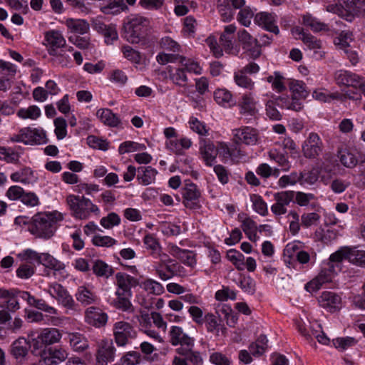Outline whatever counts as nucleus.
<instances>
[{
  "label": "nucleus",
  "mask_w": 365,
  "mask_h": 365,
  "mask_svg": "<svg viewBox=\"0 0 365 365\" xmlns=\"http://www.w3.org/2000/svg\"><path fill=\"white\" fill-rule=\"evenodd\" d=\"M75 297L77 301L83 306L92 304L98 299L96 294L86 286H80L76 292Z\"/></svg>",
  "instance_id": "nucleus-27"
},
{
  "label": "nucleus",
  "mask_w": 365,
  "mask_h": 365,
  "mask_svg": "<svg viewBox=\"0 0 365 365\" xmlns=\"http://www.w3.org/2000/svg\"><path fill=\"white\" fill-rule=\"evenodd\" d=\"M169 78L173 83L178 86L185 87L188 81L186 75V71L182 66L180 68H175L174 71L169 68Z\"/></svg>",
  "instance_id": "nucleus-35"
},
{
  "label": "nucleus",
  "mask_w": 365,
  "mask_h": 365,
  "mask_svg": "<svg viewBox=\"0 0 365 365\" xmlns=\"http://www.w3.org/2000/svg\"><path fill=\"white\" fill-rule=\"evenodd\" d=\"M289 88L292 93V96L301 100L305 99L308 96L305 84L301 81L291 80L289 83Z\"/></svg>",
  "instance_id": "nucleus-40"
},
{
  "label": "nucleus",
  "mask_w": 365,
  "mask_h": 365,
  "mask_svg": "<svg viewBox=\"0 0 365 365\" xmlns=\"http://www.w3.org/2000/svg\"><path fill=\"white\" fill-rule=\"evenodd\" d=\"M169 253L184 264L193 268L196 265V254L189 250H183L174 244L168 245Z\"/></svg>",
  "instance_id": "nucleus-18"
},
{
  "label": "nucleus",
  "mask_w": 365,
  "mask_h": 365,
  "mask_svg": "<svg viewBox=\"0 0 365 365\" xmlns=\"http://www.w3.org/2000/svg\"><path fill=\"white\" fill-rule=\"evenodd\" d=\"M120 222V218L118 215L115 212L109 213L106 217L101 219V225L106 229H110L114 226H117Z\"/></svg>",
  "instance_id": "nucleus-55"
},
{
  "label": "nucleus",
  "mask_w": 365,
  "mask_h": 365,
  "mask_svg": "<svg viewBox=\"0 0 365 365\" xmlns=\"http://www.w3.org/2000/svg\"><path fill=\"white\" fill-rule=\"evenodd\" d=\"M320 215L317 212H307L301 216V225L306 228L317 225L320 220Z\"/></svg>",
  "instance_id": "nucleus-53"
},
{
  "label": "nucleus",
  "mask_w": 365,
  "mask_h": 365,
  "mask_svg": "<svg viewBox=\"0 0 365 365\" xmlns=\"http://www.w3.org/2000/svg\"><path fill=\"white\" fill-rule=\"evenodd\" d=\"M302 174L292 172L289 175L282 176L278 180V185L283 188L288 185H294L297 182L301 183Z\"/></svg>",
  "instance_id": "nucleus-50"
},
{
  "label": "nucleus",
  "mask_w": 365,
  "mask_h": 365,
  "mask_svg": "<svg viewBox=\"0 0 365 365\" xmlns=\"http://www.w3.org/2000/svg\"><path fill=\"white\" fill-rule=\"evenodd\" d=\"M233 140L235 143H244L247 145H255L259 139L258 131L251 127L244 126L232 130Z\"/></svg>",
  "instance_id": "nucleus-12"
},
{
  "label": "nucleus",
  "mask_w": 365,
  "mask_h": 365,
  "mask_svg": "<svg viewBox=\"0 0 365 365\" xmlns=\"http://www.w3.org/2000/svg\"><path fill=\"white\" fill-rule=\"evenodd\" d=\"M92 270L98 277L108 279L114 273L113 268L101 259H96L92 262Z\"/></svg>",
  "instance_id": "nucleus-31"
},
{
  "label": "nucleus",
  "mask_w": 365,
  "mask_h": 365,
  "mask_svg": "<svg viewBox=\"0 0 365 365\" xmlns=\"http://www.w3.org/2000/svg\"><path fill=\"white\" fill-rule=\"evenodd\" d=\"M19 155L12 148L0 147V160L7 163H16L19 160Z\"/></svg>",
  "instance_id": "nucleus-47"
},
{
  "label": "nucleus",
  "mask_w": 365,
  "mask_h": 365,
  "mask_svg": "<svg viewBox=\"0 0 365 365\" xmlns=\"http://www.w3.org/2000/svg\"><path fill=\"white\" fill-rule=\"evenodd\" d=\"M116 285L115 292H123L127 295H132L131 287L138 284V281L135 277L123 272H118L115 274Z\"/></svg>",
  "instance_id": "nucleus-21"
},
{
  "label": "nucleus",
  "mask_w": 365,
  "mask_h": 365,
  "mask_svg": "<svg viewBox=\"0 0 365 365\" xmlns=\"http://www.w3.org/2000/svg\"><path fill=\"white\" fill-rule=\"evenodd\" d=\"M318 302L320 307L329 312H337L341 307V298L334 292H323L318 298Z\"/></svg>",
  "instance_id": "nucleus-17"
},
{
  "label": "nucleus",
  "mask_w": 365,
  "mask_h": 365,
  "mask_svg": "<svg viewBox=\"0 0 365 365\" xmlns=\"http://www.w3.org/2000/svg\"><path fill=\"white\" fill-rule=\"evenodd\" d=\"M137 180L143 185H148L155 182L157 170L151 166L140 167L137 170Z\"/></svg>",
  "instance_id": "nucleus-28"
},
{
  "label": "nucleus",
  "mask_w": 365,
  "mask_h": 365,
  "mask_svg": "<svg viewBox=\"0 0 365 365\" xmlns=\"http://www.w3.org/2000/svg\"><path fill=\"white\" fill-rule=\"evenodd\" d=\"M284 76L278 71L274 72L273 75L267 78V81L272 84V88L278 93L282 92L286 89Z\"/></svg>",
  "instance_id": "nucleus-43"
},
{
  "label": "nucleus",
  "mask_w": 365,
  "mask_h": 365,
  "mask_svg": "<svg viewBox=\"0 0 365 365\" xmlns=\"http://www.w3.org/2000/svg\"><path fill=\"white\" fill-rule=\"evenodd\" d=\"M188 313L196 324L202 326L204 324L205 315L201 308L195 305L190 306Z\"/></svg>",
  "instance_id": "nucleus-60"
},
{
  "label": "nucleus",
  "mask_w": 365,
  "mask_h": 365,
  "mask_svg": "<svg viewBox=\"0 0 365 365\" xmlns=\"http://www.w3.org/2000/svg\"><path fill=\"white\" fill-rule=\"evenodd\" d=\"M334 78L339 86H351L361 89L365 86L364 78L351 72L340 70L335 73Z\"/></svg>",
  "instance_id": "nucleus-15"
},
{
  "label": "nucleus",
  "mask_w": 365,
  "mask_h": 365,
  "mask_svg": "<svg viewBox=\"0 0 365 365\" xmlns=\"http://www.w3.org/2000/svg\"><path fill=\"white\" fill-rule=\"evenodd\" d=\"M55 134L58 140L63 139L67 134L66 121L63 118H57L54 120Z\"/></svg>",
  "instance_id": "nucleus-61"
},
{
  "label": "nucleus",
  "mask_w": 365,
  "mask_h": 365,
  "mask_svg": "<svg viewBox=\"0 0 365 365\" xmlns=\"http://www.w3.org/2000/svg\"><path fill=\"white\" fill-rule=\"evenodd\" d=\"M61 334L60 331L56 328H46L44 329L38 336L44 345H51L58 343L61 339Z\"/></svg>",
  "instance_id": "nucleus-30"
},
{
  "label": "nucleus",
  "mask_w": 365,
  "mask_h": 365,
  "mask_svg": "<svg viewBox=\"0 0 365 365\" xmlns=\"http://www.w3.org/2000/svg\"><path fill=\"white\" fill-rule=\"evenodd\" d=\"M116 299L113 302V306L125 312L133 311V306L130 301V298L132 295H127L123 292H115Z\"/></svg>",
  "instance_id": "nucleus-39"
},
{
  "label": "nucleus",
  "mask_w": 365,
  "mask_h": 365,
  "mask_svg": "<svg viewBox=\"0 0 365 365\" xmlns=\"http://www.w3.org/2000/svg\"><path fill=\"white\" fill-rule=\"evenodd\" d=\"M29 348V342L25 338L20 337L11 344L9 353L17 363L22 364L28 355Z\"/></svg>",
  "instance_id": "nucleus-19"
},
{
  "label": "nucleus",
  "mask_w": 365,
  "mask_h": 365,
  "mask_svg": "<svg viewBox=\"0 0 365 365\" xmlns=\"http://www.w3.org/2000/svg\"><path fill=\"white\" fill-rule=\"evenodd\" d=\"M66 25L72 32L79 34H86L90 29L88 22L82 19H67Z\"/></svg>",
  "instance_id": "nucleus-38"
},
{
  "label": "nucleus",
  "mask_w": 365,
  "mask_h": 365,
  "mask_svg": "<svg viewBox=\"0 0 365 365\" xmlns=\"http://www.w3.org/2000/svg\"><path fill=\"white\" fill-rule=\"evenodd\" d=\"M17 115L22 119L36 120L41 115V110L37 106H31L18 110Z\"/></svg>",
  "instance_id": "nucleus-45"
},
{
  "label": "nucleus",
  "mask_w": 365,
  "mask_h": 365,
  "mask_svg": "<svg viewBox=\"0 0 365 365\" xmlns=\"http://www.w3.org/2000/svg\"><path fill=\"white\" fill-rule=\"evenodd\" d=\"M23 135L26 140V145H40L46 143V133L41 129L23 128Z\"/></svg>",
  "instance_id": "nucleus-24"
},
{
  "label": "nucleus",
  "mask_w": 365,
  "mask_h": 365,
  "mask_svg": "<svg viewBox=\"0 0 365 365\" xmlns=\"http://www.w3.org/2000/svg\"><path fill=\"white\" fill-rule=\"evenodd\" d=\"M145 149L144 144L138 143L133 141H125L120 144L118 151L120 154L134 152L136 150H143Z\"/></svg>",
  "instance_id": "nucleus-54"
},
{
  "label": "nucleus",
  "mask_w": 365,
  "mask_h": 365,
  "mask_svg": "<svg viewBox=\"0 0 365 365\" xmlns=\"http://www.w3.org/2000/svg\"><path fill=\"white\" fill-rule=\"evenodd\" d=\"M93 243L96 246L110 247L115 245L117 241L109 236L96 235L93 237Z\"/></svg>",
  "instance_id": "nucleus-62"
},
{
  "label": "nucleus",
  "mask_w": 365,
  "mask_h": 365,
  "mask_svg": "<svg viewBox=\"0 0 365 365\" xmlns=\"http://www.w3.org/2000/svg\"><path fill=\"white\" fill-rule=\"evenodd\" d=\"M143 242L146 248L151 251V255L154 257H168L166 254L162 252V247L160 242L153 235H146L144 237Z\"/></svg>",
  "instance_id": "nucleus-32"
},
{
  "label": "nucleus",
  "mask_w": 365,
  "mask_h": 365,
  "mask_svg": "<svg viewBox=\"0 0 365 365\" xmlns=\"http://www.w3.org/2000/svg\"><path fill=\"white\" fill-rule=\"evenodd\" d=\"M200 152L203 160L208 166H211L217 155L218 151L212 143L205 144L200 147Z\"/></svg>",
  "instance_id": "nucleus-41"
},
{
  "label": "nucleus",
  "mask_w": 365,
  "mask_h": 365,
  "mask_svg": "<svg viewBox=\"0 0 365 365\" xmlns=\"http://www.w3.org/2000/svg\"><path fill=\"white\" fill-rule=\"evenodd\" d=\"M22 259L30 262H37L50 269L60 271L64 269L65 265L61 261L56 259L48 253H38L37 252L27 249L19 255Z\"/></svg>",
  "instance_id": "nucleus-5"
},
{
  "label": "nucleus",
  "mask_w": 365,
  "mask_h": 365,
  "mask_svg": "<svg viewBox=\"0 0 365 365\" xmlns=\"http://www.w3.org/2000/svg\"><path fill=\"white\" fill-rule=\"evenodd\" d=\"M301 39L309 49L316 51L322 47L321 41L310 34L302 33Z\"/></svg>",
  "instance_id": "nucleus-57"
},
{
  "label": "nucleus",
  "mask_w": 365,
  "mask_h": 365,
  "mask_svg": "<svg viewBox=\"0 0 365 365\" xmlns=\"http://www.w3.org/2000/svg\"><path fill=\"white\" fill-rule=\"evenodd\" d=\"M229 277L231 278L234 282H236V277L238 276V284L240 288L246 293L249 294H253L256 290V283L253 278L250 276L239 274L233 269L230 271Z\"/></svg>",
  "instance_id": "nucleus-25"
},
{
  "label": "nucleus",
  "mask_w": 365,
  "mask_h": 365,
  "mask_svg": "<svg viewBox=\"0 0 365 365\" xmlns=\"http://www.w3.org/2000/svg\"><path fill=\"white\" fill-rule=\"evenodd\" d=\"M66 201L72 215L77 219L86 220L91 212H99L98 207L84 196L71 194L66 197Z\"/></svg>",
  "instance_id": "nucleus-2"
},
{
  "label": "nucleus",
  "mask_w": 365,
  "mask_h": 365,
  "mask_svg": "<svg viewBox=\"0 0 365 365\" xmlns=\"http://www.w3.org/2000/svg\"><path fill=\"white\" fill-rule=\"evenodd\" d=\"M115 349L111 340L104 339L98 344L96 354V365H108L114 360Z\"/></svg>",
  "instance_id": "nucleus-11"
},
{
  "label": "nucleus",
  "mask_w": 365,
  "mask_h": 365,
  "mask_svg": "<svg viewBox=\"0 0 365 365\" xmlns=\"http://www.w3.org/2000/svg\"><path fill=\"white\" fill-rule=\"evenodd\" d=\"M237 39L242 49L252 58H258L262 54L259 41L252 36L245 29H241L237 32Z\"/></svg>",
  "instance_id": "nucleus-6"
},
{
  "label": "nucleus",
  "mask_w": 365,
  "mask_h": 365,
  "mask_svg": "<svg viewBox=\"0 0 365 365\" xmlns=\"http://www.w3.org/2000/svg\"><path fill=\"white\" fill-rule=\"evenodd\" d=\"M169 341L173 346H178V348L185 349L188 347H194L195 339L185 333L183 329L179 326H172L168 333Z\"/></svg>",
  "instance_id": "nucleus-9"
},
{
  "label": "nucleus",
  "mask_w": 365,
  "mask_h": 365,
  "mask_svg": "<svg viewBox=\"0 0 365 365\" xmlns=\"http://www.w3.org/2000/svg\"><path fill=\"white\" fill-rule=\"evenodd\" d=\"M278 106V98L275 100H269L266 103V114L272 120H279L282 115L276 108Z\"/></svg>",
  "instance_id": "nucleus-52"
},
{
  "label": "nucleus",
  "mask_w": 365,
  "mask_h": 365,
  "mask_svg": "<svg viewBox=\"0 0 365 365\" xmlns=\"http://www.w3.org/2000/svg\"><path fill=\"white\" fill-rule=\"evenodd\" d=\"M304 24L309 27L313 31L318 32L328 29L327 25L319 21L317 19L310 15H306L303 18Z\"/></svg>",
  "instance_id": "nucleus-46"
},
{
  "label": "nucleus",
  "mask_w": 365,
  "mask_h": 365,
  "mask_svg": "<svg viewBox=\"0 0 365 365\" xmlns=\"http://www.w3.org/2000/svg\"><path fill=\"white\" fill-rule=\"evenodd\" d=\"M96 115L103 124L109 127H117L121 122L119 117L108 108L98 110Z\"/></svg>",
  "instance_id": "nucleus-29"
},
{
  "label": "nucleus",
  "mask_w": 365,
  "mask_h": 365,
  "mask_svg": "<svg viewBox=\"0 0 365 365\" xmlns=\"http://www.w3.org/2000/svg\"><path fill=\"white\" fill-rule=\"evenodd\" d=\"M270 159L274 160L279 166L282 167V170L287 171L290 168V164L287 157L276 150L269 152Z\"/></svg>",
  "instance_id": "nucleus-51"
},
{
  "label": "nucleus",
  "mask_w": 365,
  "mask_h": 365,
  "mask_svg": "<svg viewBox=\"0 0 365 365\" xmlns=\"http://www.w3.org/2000/svg\"><path fill=\"white\" fill-rule=\"evenodd\" d=\"M295 192L292 190L278 192L274 194L275 202L271 206V211L277 216L287 212V207L293 201Z\"/></svg>",
  "instance_id": "nucleus-10"
},
{
  "label": "nucleus",
  "mask_w": 365,
  "mask_h": 365,
  "mask_svg": "<svg viewBox=\"0 0 365 365\" xmlns=\"http://www.w3.org/2000/svg\"><path fill=\"white\" fill-rule=\"evenodd\" d=\"M239 107L241 114L253 115L256 112L255 102L250 94H245L242 96L241 101L239 102Z\"/></svg>",
  "instance_id": "nucleus-36"
},
{
  "label": "nucleus",
  "mask_w": 365,
  "mask_h": 365,
  "mask_svg": "<svg viewBox=\"0 0 365 365\" xmlns=\"http://www.w3.org/2000/svg\"><path fill=\"white\" fill-rule=\"evenodd\" d=\"M149 21L143 16H136L130 19L124 26V37L131 43H138L146 34Z\"/></svg>",
  "instance_id": "nucleus-4"
},
{
  "label": "nucleus",
  "mask_w": 365,
  "mask_h": 365,
  "mask_svg": "<svg viewBox=\"0 0 365 365\" xmlns=\"http://www.w3.org/2000/svg\"><path fill=\"white\" fill-rule=\"evenodd\" d=\"M194 347H188L185 349L183 348H177L176 352L181 356H185L187 361H189L192 365H202L203 359L201 354L198 351H194Z\"/></svg>",
  "instance_id": "nucleus-33"
},
{
  "label": "nucleus",
  "mask_w": 365,
  "mask_h": 365,
  "mask_svg": "<svg viewBox=\"0 0 365 365\" xmlns=\"http://www.w3.org/2000/svg\"><path fill=\"white\" fill-rule=\"evenodd\" d=\"M46 292L64 307L68 309H75L76 303L74 299L67 289L61 284L57 282L50 284Z\"/></svg>",
  "instance_id": "nucleus-7"
},
{
  "label": "nucleus",
  "mask_w": 365,
  "mask_h": 365,
  "mask_svg": "<svg viewBox=\"0 0 365 365\" xmlns=\"http://www.w3.org/2000/svg\"><path fill=\"white\" fill-rule=\"evenodd\" d=\"M234 79L237 85L240 87L250 90L252 89L254 87V82L242 71L236 73L235 74Z\"/></svg>",
  "instance_id": "nucleus-58"
},
{
  "label": "nucleus",
  "mask_w": 365,
  "mask_h": 365,
  "mask_svg": "<svg viewBox=\"0 0 365 365\" xmlns=\"http://www.w3.org/2000/svg\"><path fill=\"white\" fill-rule=\"evenodd\" d=\"M200 196L201 192L195 184L192 182L185 184L182 192V203L187 208L199 209Z\"/></svg>",
  "instance_id": "nucleus-14"
},
{
  "label": "nucleus",
  "mask_w": 365,
  "mask_h": 365,
  "mask_svg": "<svg viewBox=\"0 0 365 365\" xmlns=\"http://www.w3.org/2000/svg\"><path fill=\"white\" fill-rule=\"evenodd\" d=\"M189 124L190 129L200 135H206L207 134V130L205 123L200 121L197 118L191 117L189 120Z\"/></svg>",
  "instance_id": "nucleus-63"
},
{
  "label": "nucleus",
  "mask_w": 365,
  "mask_h": 365,
  "mask_svg": "<svg viewBox=\"0 0 365 365\" xmlns=\"http://www.w3.org/2000/svg\"><path fill=\"white\" fill-rule=\"evenodd\" d=\"M278 107L297 112L303 108L302 100L292 96V98L279 97Z\"/></svg>",
  "instance_id": "nucleus-34"
},
{
  "label": "nucleus",
  "mask_w": 365,
  "mask_h": 365,
  "mask_svg": "<svg viewBox=\"0 0 365 365\" xmlns=\"http://www.w3.org/2000/svg\"><path fill=\"white\" fill-rule=\"evenodd\" d=\"M255 22L264 28L266 30L273 32L277 34L279 30L277 26L275 24V18L272 14L268 12H259L255 16Z\"/></svg>",
  "instance_id": "nucleus-22"
},
{
  "label": "nucleus",
  "mask_w": 365,
  "mask_h": 365,
  "mask_svg": "<svg viewBox=\"0 0 365 365\" xmlns=\"http://www.w3.org/2000/svg\"><path fill=\"white\" fill-rule=\"evenodd\" d=\"M85 319L88 324L100 328L106 324L108 315L98 307H90L85 312Z\"/></svg>",
  "instance_id": "nucleus-20"
},
{
  "label": "nucleus",
  "mask_w": 365,
  "mask_h": 365,
  "mask_svg": "<svg viewBox=\"0 0 365 365\" xmlns=\"http://www.w3.org/2000/svg\"><path fill=\"white\" fill-rule=\"evenodd\" d=\"M214 100L220 106L231 108L236 104L232 93L225 88H217L213 93Z\"/></svg>",
  "instance_id": "nucleus-26"
},
{
  "label": "nucleus",
  "mask_w": 365,
  "mask_h": 365,
  "mask_svg": "<svg viewBox=\"0 0 365 365\" xmlns=\"http://www.w3.org/2000/svg\"><path fill=\"white\" fill-rule=\"evenodd\" d=\"M253 16L254 12L252 9L248 6H245L239 11L237 20L242 25L247 27L250 25Z\"/></svg>",
  "instance_id": "nucleus-56"
},
{
  "label": "nucleus",
  "mask_w": 365,
  "mask_h": 365,
  "mask_svg": "<svg viewBox=\"0 0 365 365\" xmlns=\"http://www.w3.org/2000/svg\"><path fill=\"white\" fill-rule=\"evenodd\" d=\"M45 41L53 63L62 67L68 66L71 63L70 53L73 48L66 45L63 34L58 31H48L45 33Z\"/></svg>",
  "instance_id": "nucleus-1"
},
{
  "label": "nucleus",
  "mask_w": 365,
  "mask_h": 365,
  "mask_svg": "<svg viewBox=\"0 0 365 365\" xmlns=\"http://www.w3.org/2000/svg\"><path fill=\"white\" fill-rule=\"evenodd\" d=\"M323 143L316 133H311L302 145L303 155L307 158H317L322 152Z\"/></svg>",
  "instance_id": "nucleus-13"
},
{
  "label": "nucleus",
  "mask_w": 365,
  "mask_h": 365,
  "mask_svg": "<svg viewBox=\"0 0 365 365\" xmlns=\"http://www.w3.org/2000/svg\"><path fill=\"white\" fill-rule=\"evenodd\" d=\"M68 340L71 346L76 351L81 352L88 347L87 339L78 333L69 334Z\"/></svg>",
  "instance_id": "nucleus-37"
},
{
  "label": "nucleus",
  "mask_w": 365,
  "mask_h": 365,
  "mask_svg": "<svg viewBox=\"0 0 365 365\" xmlns=\"http://www.w3.org/2000/svg\"><path fill=\"white\" fill-rule=\"evenodd\" d=\"M301 185H314L319 179V171L317 168H313L307 173H300Z\"/></svg>",
  "instance_id": "nucleus-59"
},
{
  "label": "nucleus",
  "mask_w": 365,
  "mask_h": 365,
  "mask_svg": "<svg viewBox=\"0 0 365 365\" xmlns=\"http://www.w3.org/2000/svg\"><path fill=\"white\" fill-rule=\"evenodd\" d=\"M56 229V222L47 214L38 213L34 216L30 231L38 237L48 239Z\"/></svg>",
  "instance_id": "nucleus-3"
},
{
  "label": "nucleus",
  "mask_w": 365,
  "mask_h": 365,
  "mask_svg": "<svg viewBox=\"0 0 365 365\" xmlns=\"http://www.w3.org/2000/svg\"><path fill=\"white\" fill-rule=\"evenodd\" d=\"M352 32L349 31H343L339 36L334 40V43L340 49L344 50L350 47V43L353 41Z\"/></svg>",
  "instance_id": "nucleus-48"
},
{
  "label": "nucleus",
  "mask_w": 365,
  "mask_h": 365,
  "mask_svg": "<svg viewBox=\"0 0 365 365\" xmlns=\"http://www.w3.org/2000/svg\"><path fill=\"white\" fill-rule=\"evenodd\" d=\"M141 287L148 293L155 295H160L164 292L163 285L160 283L151 279L145 280L142 283Z\"/></svg>",
  "instance_id": "nucleus-44"
},
{
  "label": "nucleus",
  "mask_w": 365,
  "mask_h": 365,
  "mask_svg": "<svg viewBox=\"0 0 365 365\" xmlns=\"http://www.w3.org/2000/svg\"><path fill=\"white\" fill-rule=\"evenodd\" d=\"M140 359V353L137 351H129L120 359L122 365H136Z\"/></svg>",
  "instance_id": "nucleus-64"
},
{
  "label": "nucleus",
  "mask_w": 365,
  "mask_h": 365,
  "mask_svg": "<svg viewBox=\"0 0 365 365\" xmlns=\"http://www.w3.org/2000/svg\"><path fill=\"white\" fill-rule=\"evenodd\" d=\"M348 261L354 264L365 267V251L349 247Z\"/></svg>",
  "instance_id": "nucleus-42"
},
{
  "label": "nucleus",
  "mask_w": 365,
  "mask_h": 365,
  "mask_svg": "<svg viewBox=\"0 0 365 365\" xmlns=\"http://www.w3.org/2000/svg\"><path fill=\"white\" fill-rule=\"evenodd\" d=\"M204 324H205L207 331L210 333L219 336L221 333L225 335L227 328L220 323L218 317L212 313H207L205 314Z\"/></svg>",
  "instance_id": "nucleus-23"
},
{
  "label": "nucleus",
  "mask_w": 365,
  "mask_h": 365,
  "mask_svg": "<svg viewBox=\"0 0 365 365\" xmlns=\"http://www.w3.org/2000/svg\"><path fill=\"white\" fill-rule=\"evenodd\" d=\"M113 334L115 341L119 346H124L129 339H134L136 336V331L133 327L126 322H118L113 325Z\"/></svg>",
  "instance_id": "nucleus-8"
},
{
  "label": "nucleus",
  "mask_w": 365,
  "mask_h": 365,
  "mask_svg": "<svg viewBox=\"0 0 365 365\" xmlns=\"http://www.w3.org/2000/svg\"><path fill=\"white\" fill-rule=\"evenodd\" d=\"M339 158L341 164L349 168L355 167L358 163L356 156L347 150L340 151Z\"/></svg>",
  "instance_id": "nucleus-49"
},
{
  "label": "nucleus",
  "mask_w": 365,
  "mask_h": 365,
  "mask_svg": "<svg viewBox=\"0 0 365 365\" xmlns=\"http://www.w3.org/2000/svg\"><path fill=\"white\" fill-rule=\"evenodd\" d=\"M68 357V353L63 349L48 348L41 354L39 365H58L65 361Z\"/></svg>",
  "instance_id": "nucleus-16"
}]
</instances>
